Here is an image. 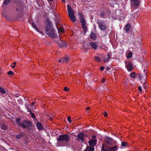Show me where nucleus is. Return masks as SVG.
Returning <instances> with one entry per match:
<instances>
[{"mask_svg": "<svg viewBox=\"0 0 151 151\" xmlns=\"http://www.w3.org/2000/svg\"><path fill=\"white\" fill-rule=\"evenodd\" d=\"M97 140L96 139H91L88 142L89 145L91 147L94 146L96 144Z\"/></svg>", "mask_w": 151, "mask_h": 151, "instance_id": "15", "label": "nucleus"}, {"mask_svg": "<svg viewBox=\"0 0 151 151\" xmlns=\"http://www.w3.org/2000/svg\"><path fill=\"white\" fill-rule=\"evenodd\" d=\"M127 145V143L124 142H122L121 143V146L122 147H126Z\"/></svg>", "mask_w": 151, "mask_h": 151, "instance_id": "29", "label": "nucleus"}, {"mask_svg": "<svg viewBox=\"0 0 151 151\" xmlns=\"http://www.w3.org/2000/svg\"><path fill=\"white\" fill-rule=\"evenodd\" d=\"M88 48H90V47H89V46H88Z\"/></svg>", "mask_w": 151, "mask_h": 151, "instance_id": "56", "label": "nucleus"}, {"mask_svg": "<svg viewBox=\"0 0 151 151\" xmlns=\"http://www.w3.org/2000/svg\"><path fill=\"white\" fill-rule=\"evenodd\" d=\"M103 114L104 115V116L106 117L108 116V114L106 112H104Z\"/></svg>", "mask_w": 151, "mask_h": 151, "instance_id": "40", "label": "nucleus"}, {"mask_svg": "<svg viewBox=\"0 0 151 151\" xmlns=\"http://www.w3.org/2000/svg\"><path fill=\"white\" fill-rule=\"evenodd\" d=\"M13 65H15L16 64V63L15 62H14L13 63Z\"/></svg>", "mask_w": 151, "mask_h": 151, "instance_id": "49", "label": "nucleus"}, {"mask_svg": "<svg viewBox=\"0 0 151 151\" xmlns=\"http://www.w3.org/2000/svg\"><path fill=\"white\" fill-rule=\"evenodd\" d=\"M70 137L68 134H64L59 135L57 139V140L59 142V144L61 146H65L66 143L70 141Z\"/></svg>", "mask_w": 151, "mask_h": 151, "instance_id": "2", "label": "nucleus"}, {"mask_svg": "<svg viewBox=\"0 0 151 151\" xmlns=\"http://www.w3.org/2000/svg\"><path fill=\"white\" fill-rule=\"evenodd\" d=\"M60 37H59V40H57V42L60 47H64L66 46V43L60 40Z\"/></svg>", "mask_w": 151, "mask_h": 151, "instance_id": "10", "label": "nucleus"}, {"mask_svg": "<svg viewBox=\"0 0 151 151\" xmlns=\"http://www.w3.org/2000/svg\"><path fill=\"white\" fill-rule=\"evenodd\" d=\"M16 11H18V10H19V8H17L16 9Z\"/></svg>", "mask_w": 151, "mask_h": 151, "instance_id": "53", "label": "nucleus"}, {"mask_svg": "<svg viewBox=\"0 0 151 151\" xmlns=\"http://www.w3.org/2000/svg\"><path fill=\"white\" fill-rule=\"evenodd\" d=\"M86 109L87 110H88L89 109H90V108H89V107H86Z\"/></svg>", "mask_w": 151, "mask_h": 151, "instance_id": "48", "label": "nucleus"}, {"mask_svg": "<svg viewBox=\"0 0 151 151\" xmlns=\"http://www.w3.org/2000/svg\"><path fill=\"white\" fill-rule=\"evenodd\" d=\"M88 48H90V47H89V46H88Z\"/></svg>", "mask_w": 151, "mask_h": 151, "instance_id": "58", "label": "nucleus"}, {"mask_svg": "<svg viewBox=\"0 0 151 151\" xmlns=\"http://www.w3.org/2000/svg\"><path fill=\"white\" fill-rule=\"evenodd\" d=\"M31 25H32L33 27L36 30V28L37 27H36V24L34 22H32V23Z\"/></svg>", "mask_w": 151, "mask_h": 151, "instance_id": "32", "label": "nucleus"}, {"mask_svg": "<svg viewBox=\"0 0 151 151\" xmlns=\"http://www.w3.org/2000/svg\"><path fill=\"white\" fill-rule=\"evenodd\" d=\"M88 48H90V47H89V46H88Z\"/></svg>", "mask_w": 151, "mask_h": 151, "instance_id": "57", "label": "nucleus"}, {"mask_svg": "<svg viewBox=\"0 0 151 151\" xmlns=\"http://www.w3.org/2000/svg\"><path fill=\"white\" fill-rule=\"evenodd\" d=\"M45 23V28L46 32H49L51 29L53 28L52 24L48 18H47L46 19Z\"/></svg>", "mask_w": 151, "mask_h": 151, "instance_id": "5", "label": "nucleus"}, {"mask_svg": "<svg viewBox=\"0 0 151 151\" xmlns=\"http://www.w3.org/2000/svg\"><path fill=\"white\" fill-rule=\"evenodd\" d=\"M24 134L22 132H20L16 136V138L17 139H19L24 136Z\"/></svg>", "mask_w": 151, "mask_h": 151, "instance_id": "20", "label": "nucleus"}, {"mask_svg": "<svg viewBox=\"0 0 151 151\" xmlns=\"http://www.w3.org/2000/svg\"><path fill=\"white\" fill-rule=\"evenodd\" d=\"M1 129L4 130L8 129V127L6 126L4 124H2L1 125Z\"/></svg>", "mask_w": 151, "mask_h": 151, "instance_id": "25", "label": "nucleus"}, {"mask_svg": "<svg viewBox=\"0 0 151 151\" xmlns=\"http://www.w3.org/2000/svg\"><path fill=\"white\" fill-rule=\"evenodd\" d=\"M84 151H86V150H85Z\"/></svg>", "mask_w": 151, "mask_h": 151, "instance_id": "55", "label": "nucleus"}, {"mask_svg": "<svg viewBox=\"0 0 151 151\" xmlns=\"http://www.w3.org/2000/svg\"><path fill=\"white\" fill-rule=\"evenodd\" d=\"M64 90L65 91H67L69 90V89L67 88V87H65L64 88Z\"/></svg>", "mask_w": 151, "mask_h": 151, "instance_id": "38", "label": "nucleus"}, {"mask_svg": "<svg viewBox=\"0 0 151 151\" xmlns=\"http://www.w3.org/2000/svg\"><path fill=\"white\" fill-rule=\"evenodd\" d=\"M58 62L59 63H60L61 62H62V59H61L59 60H58Z\"/></svg>", "mask_w": 151, "mask_h": 151, "instance_id": "46", "label": "nucleus"}, {"mask_svg": "<svg viewBox=\"0 0 151 151\" xmlns=\"http://www.w3.org/2000/svg\"><path fill=\"white\" fill-rule=\"evenodd\" d=\"M61 59L62 63H68V61L69 58L68 57H64Z\"/></svg>", "mask_w": 151, "mask_h": 151, "instance_id": "23", "label": "nucleus"}, {"mask_svg": "<svg viewBox=\"0 0 151 151\" xmlns=\"http://www.w3.org/2000/svg\"><path fill=\"white\" fill-rule=\"evenodd\" d=\"M0 91L2 93H5V89L1 87H0Z\"/></svg>", "mask_w": 151, "mask_h": 151, "instance_id": "31", "label": "nucleus"}, {"mask_svg": "<svg viewBox=\"0 0 151 151\" xmlns=\"http://www.w3.org/2000/svg\"><path fill=\"white\" fill-rule=\"evenodd\" d=\"M92 139H95V138H96V136L95 135H93L92 137Z\"/></svg>", "mask_w": 151, "mask_h": 151, "instance_id": "43", "label": "nucleus"}, {"mask_svg": "<svg viewBox=\"0 0 151 151\" xmlns=\"http://www.w3.org/2000/svg\"><path fill=\"white\" fill-rule=\"evenodd\" d=\"M100 16L102 18H104L105 16L104 12L102 11L101 12H100Z\"/></svg>", "mask_w": 151, "mask_h": 151, "instance_id": "28", "label": "nucleus"}, {"mask_svg": "<svg viewBox=\"0 0 151 151\" xmlns=\"http://www.w3.org/2000/svg\"><path fill=\"white\" fill-rule=\"evenodd\" d=\"M78 14L79 17V18L81 23L82 27L83 30L84 34H86L88 29V27L86 25V22L85 20L84 15L81 12H79Z\"/></svg>", "mask_w": 151, "mask_h": 151, "instance_id": "3", "label": "nucleus"}, {"mask_svg": "<svg viewBox=\"0 0 151 151\" xmlns=\"http://www.w3.org/2000/svg\"><path fill=\"white\" fill-rule=\"evenodd\" d=\"M94 59L95 61L99 63L101 61V60L100 58L97 56H95L94 57Z\"/></svg>", "mask_w": 151, "mask_h": 151, "instance_id": "24", "label": "nucleus"}, {"mask_svg": "<svg viewBox=\"0 0 151 151\" xmlns=\"http://www.w3.org/2000/svg\"><path fill=\"white\" fill-rule=\"evenodd\" d=\"M49 32L47 34L50 37L52 38H56L58 37L57 35L55 32V30L53 28L51 29L50 30Z\"/></svg>", "mask_w": 151, "mask_h": 151, "instance_id": "13", "label": "nucleus"}, {"mask_svg": "<svg viewBox=\"0 0 151 151\" xmlns=\"http://www.w3.org/2000/svg\"><path fill=\"white\" fill-rule=\"evenodd\" d=\"M84 136L85 135L84 133L81 132L78 134L77 138L76 139V140L81 143H83L84 141Z\"/></svg>", "mask_w": 151, "mask_h": 151, "instance_id": "6", "label": "nucleus"}, {"mask_svg": "<svg viewBox=\"0 0 151 151\" xmlns=\"http://www.w3.org/2000/svg\"><path fill=\"white\" fill-rule=\"evenodd\" d=\"M36 30L37 32L40 33L42 34V35H44V34L41 31L39 30V29L38 28H36Z\"/></svg>", "mask_w": 151, "mask_h": 151, "instance_id": "34", "label": "nucleus"}, {"mask_svg": "<svg viewBox=\"0 0 151 151\" xmlns=\"http://www.w3.org/2000/svg\"><path fill=\"white\" fill-rule=\"evenodd\" d=\"M111 69V68H109V67H107L106 68V70L107 71H109Z\"/></svg>", "mask_w": 151, "mask_h": 151, "instance_id": "42", "label": "nucleus"}, {"mask_svg": "<svg viewBox=\"0 0 151 151\" xmlns=\"http://www.w3.org/2000/svg\"><path fill=\"white\" fill-rule=\"evenodd\" d=\"M67 120L70 123L71 122H72V120H71V117L70 116H69L68 117Z\"/></svg>", "mask_w": 151, "mask_h": 151, "instance_id": "36", "label": "nucleus"}, {"mask_svg": "<svg viewBox=\"0 0 151 151\" xmlns=\"http://www.w3.org/2000/svg\"><path fill=\"white\" fill-rule=\"evenodd\" d=\"M130 76L131 78H135L136 77L135 73L134 72H132L130 75Z\"/></svg>", "mask_w": 151, "mask_h": 151, "instance_id": "30", "label": "nucleus"}, {"mask_svg": "<svg viewBox=\"0 0 151 151\" xmlns=\"http://www.w3.org/2000/svg\"><path fill=\"white\" fill-rule=\"evenodd\" d=\"M28 22L29 23H30V24H32V23H31V21H28Z\"/></svg>", "mask_w": 151, "mask_h": 151, "instance_id": "50", "label": "nucleus"}, {"mask_svg": "<svg viewBox=\"0 0 151 151\" xmlns=\"http://www.w3.org/2000/svg\"><path fill=\"white\" fill-rule=\"evenodd\" d=\"M36 126L39 130H41L43 128V127L42 124L39 122H37L36 124Z\"/></svg>", "mask_w": 151, "mask_h": 151, "instance_id": "19", "label": "nucleus"}, {"mask_svg": "<svg viewBox=\"0 0 151 151\" xmlns=\"http://www.w3.org/2000/svg\"><path fill=\"white\" fill-rule=\"evenodd\" d=\"M105 141L108 145H113L115 142V141L111 138L107 136L106 137Z\"/></svg>", "mask_w": 151, "mask_h": 151, "instance_id": "9", "label": "nucleus"}, {"mask_svg": "<svg viewBox=\"0 0 151 151\" xmlns=\"http://www.w3.org/2000/svg\"><path fill=\"white\" fill-rule=\"evenodd\" d=\"M104 68V66H101L100 67V69L101 71L103 70Z\"/></svg>", "mask_w": 151, "mask_h": 151, "instance_id": "39", "label": "nucleus"}, {"mask_svg": "<svg viewBox=\"0 0 151 151\" xmlns=\"http://www.w3.org/2000/svg\"><path fill=\"white\" fill-rule=\"evenodd\" d=\"M126 68L129 71H131L133 68V66L132 63L128 62L126 63Z\"/></svg>", "mask_w": 151, "mask_h": 151, "instance_id": "12", "label": "nucleus"}, {"mask_svg": "<svg viewBox=\"0 0 151 151\" xmlns=\"http://www.w3.org/2000/svg\"><path fill=\"white\" fill-rule=\"evenodd\" d=\"M52 119V118L50 117V120H51Z\"/></svg>", "mask_w": 151, "mask_h": 151, "instance_id": "54", "label": "nucleus"}, {"mask_svg": "<svg viewBox=\"0 0 151 151\" xmlns=\"http://www.w3.org/2000/svg\"><path fill=\"white\" fill-rule=\"evenodd\" d=\"M90 37L93 40H95L97 38L96 34L93 32H92L90 34Z\"/></svg>", "mask_w": 151, "mask_h": 151, "instance_id": "18", "label": "nucleus"}, {"mask_svg": "<svg viewBox=\"0 0 151 151\" xmlns=\"http://www.w3.org/2000/svg\"><path fill=\"white\" fill-rule=\"evenodd\" d=\"M35 102H32V105H34V104H35Z\"/></svg>", "mask_w": 151, "mask_h": 151, "instance_id": "47", "label": "nucleus"}, {"mask_svg": "<svg viewBox=\"0 0 151 151\" xmlns=\"http://www.w3.org/2000/svg\"><path fill=\"white\" fill-rule=\"evenodd\" d=\"M12 65V64H11V66L12 68H14L15 67V65Z\"/></svg>", "mask_w": 151, "mask_h": 151, "instance_id": "45", "label": "nucleus"}, {"mask_svg": "<svg viewBox=\"0 0 151 151\" xmlns=\"http://www.w3.org/2000/svg\"><path fill=\"white\" fill-rule=\"evenodd\" d=\"M132 52H130L128 54L127 56V58H132Z\"/></svg>", "mask_w": 151, "mask_h": 151, "instance_id": "27", "label": "nucleus"}, {"mask_svg": "<svg viewBox=\"0 0 151 151\" xmlns=\"http://www.w3.org/2000/svg\"><path fill=\"white\" fill-rule=\"evenodd\" d=\"M139 91H141L142 90V87L141 86H139L138 88Z\"/></svg>", "mask_w": 151, "mask_h": 151, "instance_id": "41", "label": "nucleus"}, {"mask_svg": "<svg viewBox=\"0 0 151 151\" xmlns=\"http://www.w3.org/2000/svg\"><path fill=\"white\" fill-rule=\"evenodd\" d=\"M67 9H68V11H70L72 9L71 6L70 5H67Z\"/></svg>", "mask_w": 151, "mask_h": 151, "instance_id": "35", "label": "nucleus"}, {"mask_svg": "<svg viewBox=\"0 0 151 151\" xmlns=\"http://www.w3.org/2000/svg\"><path fill=\"white\" fill-rule=\"evenodd\" d=\"M131 5L134 7L138 6L140 4V0H130Z\"/></svg>", "mask_w": 151, "mask_h": 151, "instance_id": "11", "label": "nucleus"}, {"mask_svg": "<svg viewBox=\"0 0 151 151\" xmlns=\"http://www.w3.org/2000/svg\"><path fill=\"white\" fill-rule=\"evenodd\" d=\"M86 149V151H93L94 150V148L92 147H90L87 146Z\"/></svg>", "mask_w": 151, "mask_h": 151, "instance_id": "26", "label": "nucleus"}, {"mask_svg": "<svg viewBox=\"0 0 151 151\" xmlns=\"http://www.w3.org/2000/svg\"><path fill=\"white\" fill-rule=\"evenodd\" d=\"M119 148L118 146H115L112 147L105 146L103 144L102 145L101 151H117Z\"/></svg>", "mask_w": 151, "mask_h": 151, "instance_id": "4", "label": "nucleus"}, {"mask_svg": "<svg viewBox=\"0 0 151 151\" xmlns=\"http://www.w3.org/2000/svg\"><path fill=\"white\" fill-rule=\"evenodd\" d=\"M15 122L18 126L23 129H25L28 127L29 130L31 129L33 123L31 121L26 120H22L21 118L17 117L15 119Z\"/></svg>", "mask_w": 151, "mask_h": 151, "instance_id": "1", "label": "nucleus"}, {"mask_svg": "<svg viewBox=\"0 0 151 151\" xmlns=\"http://www.w3.org/2000/svg\"><path fill=\"white\" fill-rule=\"evenodd\" d=\"M48 1H52L53 0H47Z\"/></svg>", "mask_w": 151, "mask_h": 151, "instance_id": "51", "label": "nucleus"}, {"mask_svg": "<svg viewBox=\"0 0 151 151\" xmlns=\"http://www.w3.org/2000/svg\"><path fill=\"white\" fill-rule=\"evenodd\" d=\"M90 46L94 49H96L98 47V45L97 43L94 42H90L89 43Z\"/></svg>", "mask_w": 151, "mask_h": 151, "instance_id": "16", "label": "nucleus"}, {"mask_svg": "<svg viewBox=\"0 0 151 151\" xmlns=\"http://www.w3.org/2000/svg\"><path fill=\"white\" fill-rule=\"evenodd\" d=\"M27 111L29 112L30 113L31 117L32 119H33L34 120H37V119L35 115L33 113L31 110L28 109L27 110Z\"/></svg>", "mask_w": 151, "mask_h": 151, "instance_id": "17", "label": "nucleus"}, {"mask_svg": "<svg viewBox=\"0 0 151 151\" xmlns=\"http://www.w3.org/2000/svg\"><path fill=\"white\" fill-rule=\"evenodd\" d=\"M105 81V79L104 78H103L101 80V82L102 83H104Z\"/></svg>", "mask_w": 151, "mask_h": 151, "instance_id": "44", "label": "nucleus"}, {"mask_svg": "<svg viewBox=\"0 0 151 151\" xmlns=\"http://www.w3.org/2000/svg\"><path fill=\"white\" fill-rule=\"evenodd\" d=\"M110 58L109 57V55L108 54L107 55L105 56L104 57V62H108Z\"/></svg>", "mask_w": 151, "mask_h": 151, "instance_id": "22", "label": "nucleus"}, {"mask_svg": "<svg viewBox=\"0 0 151 151\" xmlns=\"http://www.w3.org/2000/svg\"><path fill=\"white\" fill-rule=\"evenodd\" d=\"M62 1L63 2V3H65V0H62Z\"/></svg>", "mask_w": 151, "mask_h": 151, "instance_id": "52", "label": "nucleus"}, {"mask_svg": "<svg viewBox=\"0 0 151 151\" xmlns=\"http://www.w3.org/2000/svg\"><path fill=\"white\" fill-rule=\"evenodd\" d=\"M144 85H143V87L144 88H145L147 87V85H146V82H144Z\"/></svg>", "mask_w": 151, "mask_h": 151, "instance_id": "37", "label": "nucleus"}, {"mask_svg": "<svg viewBox=\"0 0 151 151\" xmlns=\"http://www.w3.org/2000/svg\"><path fill=\"white\" fill-rule=\"evenodd\" d=\"M15 0H4L3 4H4L6 5H8L10 2H14Z\"/></svg>", "mask_w": 151, "mask_h": 151, "instance_id": "21", "label": "nucleus"}, {"mask_svg": "<svg viewBox=\"0 0 151 151\" xmlns=\"http://www.w3.org/2000/svg\"><path fill=\"white\" fill-rule=\"evenodd\" d=\"M69 17H70L71 20L73 22H75L76 21V19L75 16V12L72 9L70 11H68Z\"/></svg>", "mask_w": 151, "mask_h": 151, "instance_id": "7", "label": "nucleus"}, {"mask_svg": "<svg viewBox=\"0 0 151 151\" xmlns=\"http://www.w3.org/2000/svg\"><path fill=\"white\" fill-rule=\"evenodd\" d=\"M97 24H98L99 28L102 31H104L106 28V25L105 22L102 21H99L97 22Z\"/></svg>", "mask_w": 151, "mask_h": 151, "instance_id": "8", "label": "nucleus"}, {"mask_svg": "<svg viewBox=\"0 0 151 151\" xmlns=\"http://www.w3.org/2000/svg\"><path fill=\"white\" fill-rule=\"evenodd\" d=\"M131 28L130 24L129 23L127 24L125 26L124 29L127 33H129V32Z\"/></svg>", "mask_w": 151, "mask_h": 151, "instance_id": "14", "label": "nucleus"}, {"mask_svg": "<svg viewBox=\"0 0 151 151\" xmlns=\"http://www.w3.org/2000/svg\"><path fill=\"white\" fill-rule=\"evenodd\" d=\"M14 73H13L12 71V70H9L7 72V74L8 75H14Z\"/></svg>", "mask_w": 151, "mask_h": 151, "instance_id": "33", "label": "nucleus"}]
</instances>
